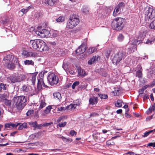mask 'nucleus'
<instances>
[{"label":"nucleus","mask_w":155,"mask_h":155,"mask_svg":"<svg viewBox=\"0 0 155 155\" xmlns=\"http://www.w3.org/2000/svg\"><path fill=\"white\" fill-rule=\"evenodd\" d=\"M29 45L34 49L40 51H48L49 49L48 47L45 43L41 39H36L31 40Z\"/></svg>","instance_id":"f257e3e1"},{"label":"nucleus","mask_w":155,"mask_h":155,"mask_svg":"<svg viewBox=\"0 0 155 155\" xmlns=\"http://www.w3.org/2000/svg\"><path fill=\"white\" fill-rule=\"evenodd\" d=\"M27 98V97L24 96H17L13 98V103L18 110H21L25 106Z\"/></svg>","instance_id":"f03ea898"},{"label":"nucleus","mask_w":155,"mask_h":155,"mask_svg":"<svg viewBox=\"0 0 155 155\" xmlns=\"http://www.w3.org/2000/svg\"><path fill=\"white\" fill-rule=\"evenodd\" d=\"M123 20H113L111 23L112 28L117 31L121 30L124 27Z\"/></svg>","instance_id":"7ed1b4c3"},{"label":"nucleus","mask_w":155,"mask_h":155,"mask_svg":"<svg viewBox=\"0 0 155 155\" xmlns=\"http://www.w3.org/2000/svg\"><path fill=\"white\" fill-rule=\"evenodd\" d=\"M42 28L41 26H38L37 30L35 31L36 34L41 38L48 37L50 33V31L47 30L42 29Z\"/></svg>","instance_id":"20e7f679"},{"label":"nucleus","mask_w":155,"mask_h":155,"mask_svg":"<svg viewBox=\"0 0 155 155\" xmlns=\"http://www.w3.org/2000/svg\"><path fill=\"white\" fill-rule=\"evenodd\" d=\"M25 78V76L22 74H20L17 76L15 75H12L10 76L8 78L11 82L12 83L21 82L24 80Z\"/></svg>","instance_id":"39448f33"},{"label":"nucleus","mask_w":155,"mask_h":155,"mask_svg":"<svg viewBox=\"0 0 155 155\" xmlns=\"http://www.w3.org/2000/svg\"><path fill=\"white\" fill-rule=\"evenodd\" d=\"M124 54L122 52H119L115 54L112 60V63L117 65L124 58Z\"/></svg>","instance_id":"423d86ee"},{"label":"nucleus","mask_w":155,"mask_h":155,"mask_svg":"<svg viewBox=\"0 0 155 155\" xmlns=\"http://www.w3.org/2000/svg\"><path fill=\"white\" fill-rule=\"evenodd\" d=\"M48 80L51 85L57 84L58 82V77L54 73H51L49 74L47 78Z\"/></svg>","instance_id":"0eeeda50"},{"label":"nucleus","mask_w":155,"mask_h":155,"mask_svg":"<svg viewBox=\"0 0 155 155\" xmlns=\"http://www.w3.org/2000/svg\"><path fill=\"white\" fill-rule=\"evenodd\" d=\"M146 34L147 31H140L138 39L135 40L134 44L137 45L138 42H139L138 44L142 43V41L146 37Z\"/></svg>","instance_id":"6e6552de"},{"label":"nucleus","mask_w":155,"mask_h":155,"mask_svg":"<svg viewBox=\"0 0 155 155\" xmlns=\"http://www.w3.org/2000/svg\"><path fill=\"white\" fill-rule=\"evenodd\" d=\"M79 22V20H68L67 23V28L69 29H72L78 25Z\"/></svg>","instance_id":"1a4fd4ad"},{"label":"nucleus","mask_w":155,"mask_h":155,"mask_svg":"<svg viewBox=\"0 0 155 155\" xmlns=\"http://www.w3.org/2000/svg\"><path fill=\"white\" fill-rule=\"evenodd\" d=\"M44 74V72H41L38 74L39 78H38V82L37 84V89L38 90H40L42 88L41 82H43Z\"/></svg>","instance_id":"9d476101"},{"label":"nucleus","mask_w":155,"mask_h":155,"mask_svg":"<svg viewBox=\"0 0 155 155\" xmlns=\"http://www.w3.org/2000/svg\"><path fill=\"white\" fill-rule=\"evenodd\" d=\"M86 49V46L85 43H83L76 50V54L79 55L83 53L85 51Z\"/></svg>","instance_id":"9b49d317"},{"label":"nucleus","mask_w":155,"mask_h":155,"mask_svg":"<svg viewBox=\"0 0 155 155\" xmlns=\"http://www.w3.org/2000/svg\"><path fill=\"white\" fill-rule=\"evenodd\" d=\"M98 102V99L97 97L93 95L89 98V104L93 105L97 104Z\"/></svg>","instance_id":"f8f14e48"},{"label":"nucleus","mask_w":155,"mask_h":155,"mask_svg":"<svg viewBox=\"0 0 155 155\" xmlns=\"http://www.w3.org/2000/svg\"><path fill=\"white\" fill-rule=\"evenodd\" d=\"M58 0H45L44 3L51 6H53L56 5Z\"/></svg>","instance_id":"ddd939ff"},{"label":"nucleus","mask_w":155,"mask_h":155,"mask_svg":"<svg viewBox=\"0 0 155 155\" xmlns=\"http://www.w3.org/2000/svg\"><path fill=\"white\" fill-rule=\"evenodd\" d=\"M19 124H12L11 123H8L5 124V127L12 128H16L18 125Z\"/></svg>","instance_id":"4468645a"},{"label":"nucleus","mask_w":155,"mask_h":155,"mask_svg":"<svg viewBox=\"0 0 155 155\" xmlns=\"http://www.w3.org/2000/svg\"><path fill=\"white\" fill-rule=\"evenodd\" d=\"M53 95L54 98L56 100L59 101H61L62 97L60 93L58 92H56L53 94Z\"/></svg>","instance_id":"2eb2a0df"},{"label":"nucleus","mask_w":155,"mask_h":155,"mask_svg":"<svg viewBox=\"0 0 155 155\" xmlns=\"http://www.w3.org/2000/svg\"><path fill=\"white\" fill-rule=\"evenodd\" d=\"M58 135L60 136L63 141L65 143H68L72 141V139L70 138H66L60 134H58Z\"/></svg>","instance_id":"dca6fc26"},{"label":"nucleus","mask_w":155,"mask_h":155,"mask_svg":"<svg viewBox=\"0 0 155 155\" xmlns=\"http://www.w3.org/2000/svg\"><path fill=\"white\" fill-rule=\"evenodd\" d=\"M36 75L32 74L30 76V81H31V84L34 85L35 83Z\"/></svg>","instance_id":"f3484780"},{"label":"nucleus","mask_w":155,"mask_h":155,"mask_svg":"<svg viewBox=\"0 0 155 155\" xmlns=\"http://www.w3.org/2000/svg\"><path fill=\"white\" fill-rule=\"evenodd\" d=\"M153 11V10L152 8H149L147 11V15L148 17H149V19H152L153 17L152 16V12Z\"/></svg>","instance_id":"a211bd4d"},{"label":"nucleus","mask_w":155,"mask_h":155,"mask_svg":"<svg viewBox=\"0 0 155 155\" xmlns=\"http://www.w3.org/2000/svg\"><path fill=\"white\" fill-rule=\"evenodd\" d=\"M155 110V103H154L147 111V114H150Z\"/></svg>","instance_id":"6ab92c4d"},{"label":"nucleus","mask_w":155,"mask_h":155,"mask_svg":"<svg viewBox=\"0 0 155 155\" xmlns=\"http://www.w3.org/2000/svg\"><path fill=\"white\" fill-rule=\"evenodd\" d=\"M97 60V57L96 56H93L88 61V64H91L95 61Z\"/></svg>","instance_id":"aec40b11"},{"label":"nucleus","mask_w":155,"mask_h":155,"mask_svg":"<svg viewBox=\"0 0 155 155\" xmlns=\"http://www.w3.org/2000/svg\"><path fill=\"white\" fill-rule=\"evenodd\" d=\"M78 72L79 74L81 76H84L86 75L84 71L81 68L78 69Z\"/></svg>","instance_id":"412c9836"},{"label":"nucleus","mask_w":155,"mask_h":155,"mask_svg":"<svg viewBox=\"0 0 155 155\" xmlns=\"http://www.w3.org/2000/svg\"><path fill=\"white\" fill-rule=\"evenodd\" d=\"M31 87L28 85H25L22 86V90L24 92H28L29 91V88Z\"/></svg>","instance_id":"4be33fe9"},{"label":"nucleus","mask_w":155,"mask_h":155,"mask_svg":"<svg viewBox=\"0 0 155 155\" xmlns=\"http://www.w3.org/2000/svg\"><path fill=\"white\" fill-rule=\"evenodd\" d=\"M79 16L75 14H73L70 15L69 19H79Z\"/></svg>","instance_id":"5701e85b"},{"label":"nucleus","mask_w":155,"mask_h":155,"mask_svg":"<svg viewBox=\"0 0 155 155\" xmlns=\"http://www.w3.org/2000/svg\"><path fill=\"white\" fill-rule=\"evenodd\" d=\"M125 6V4L123 2H120L116 6L120 10H121L123 9Z\"/></svg>","instance_id":"b1692460"},{"label":"nucleus","mask_w":155,"mask_h":155,"mask_svg":"<svg viewBox=\"0 0 155 155\" xmlns=\"http://www.w3.org/2000/svg\"><path fill=\"white\" fill-rule=\"evenodd\" d=\"M7 68L8 69L10 70H13L15 68V66L14 64L13 63L9 62L8 63L7 65Z\"/></svg>","instance_id":"393cba45"},{"label":"nucleus","mask_w":155,"mask_h":155,"mask_svg":"<svg viewBox=\"0 0 155 155\" xmlns=\"http://www.w3.org/2000/svg\"><path fill=\"white\" fill-rule=\"evenodd\" d=\"M120 10L116 7L113 13V16L115 17L117 14H119L120 13Z\"/></svg>","instance_id":"a878e982"},{"label":"nucleus","mask_w":155,"mask_h":155,"mask_svg":"<svg viewBox=\"0 0 155 155\" xmlns=\"http://www.w3.org/2000/svg\"><path fill=\"white\" fill-rule=\"evenodd\" d=\"M123 101L121 100H117V102L115 104V106L117 107H121L122 105V103Z\"/></svg>","instance_id":"bb28decb"},{"label":"nucleus","mask_w":155,"mask_h":155,"mask_svg":"<svg viewBox=\"0 0 155 155\" xmlns=\"http://www.w3.org/2000/svg\"><path fill=\"white\" fill-rule=\"evenodd\" d=\"M46 104L45 102V100H41V102L39 109H41L46 106Z\"/></svg>","instance_id":"cd10ccee"},{"label":"nucleus","mask_w":155,"mask_h":155,"mask_svg":"<svg viewBox=\"0 0 155 155\" xmlns=\"http://www.w3.org/2000/svg\"><path fill=\"white\" fill-rule=\"evenodd\" d=\"M78 102H79L78 104H71L68 106L69 108H70L71 109H72L73 108H74V109L75 108H76L77 105L78 106L80 105L81 102L80 101H78Z\"/></svg>","instance_id":"c85d7f7f"},{"label":"nucleus","mask_w":155,"mask_h":155,"mask_svg":"<svg viewBox=\"0 0 155 155\" xmlns=\"http://www.w3.org/2000/svg\"><path fill=\"white\" fill-rule=\"evenodd\" d=\"M25 65H33L34 64V62L32 60H26L24 61Z\"/></svg>","instance_id":"c756f323"},{"label":"nucleus","mask_w":155,"mask_h":155,"mask_svg":"<svg viewBox=\"0 0 155 155\" xmlns=\"http://www.w3.org/2000/svg\"><path fill=\"white\" fill-rule=\"evenodd\" d=\"M6 85L3 83H0V91H1L2 90H7Z\"/></svg>","instance_id":"7c9ffc66"},{"label":"nucleus","mask_w":155,"mask_h":155,"mask_svg":"<svg viewBox=\"0 0 155 155\" xmlns=\"http://www.w3.org/2000/svg\"><path fill=\"white\" fill-rule=\"evenodd\" d=\"M82 11L84 14H87L88 13L89 10L87 7L86 6H83L82 8Z\"/></svg>","instance_id":"2f4dec72"},{"label":"nucleus","mask_w":155,"mask_h":155,"mask_svg":"<svg viewBox=\"0 0 155 155\" xmlns=\"http://www.w3.org/2000/svg\"><path fill=\"white\" fill-rule=\"evenodd\" d=\"M136 77H138L139 78H142V73L141 70H138L136 72Z\"/></svg>","instance_id":"473e14b6"},{"label":"nucleus","mask_w":155,"mask_h":155,"mask_svg":"<svg viewBox=\"0 0 155 155\" xmlns=\"http://www.w3.org/2000/svg\"><path fill=\"white\" fill-rule=\"evenodd\" d=\"M50 34V35H51L53 37H55L57 36L58 34V32L57 31L52 30L51 31Z\"/></svg>","instance_id":"72a5a7b5"},{"label":"nucleus","mask_w":155,"mask_h":155,"mask_svg":"<svg viewBox=\"0 0 155 155\" xmlns=\"http://www.w3.org/2000/svg\"><path fill=\"white\" fill-rule=\"evenodd\" d=\"M106 144L108 147H110L111 146L114 145L115 143L112 140H108L106 142Z\"/></svg>","instance_id":"f704fd0d"},{"label":"nucleus","mask_w":155,"mask_h":155,"mask_svg":"<svg viewBox=\"0 0 155 155\" xmlns=\"http://www.w3.org/2000/svg\"><path fill=\"white\" fill-rule=\"evenodd\" d=\"M96 50L95 48L92 47L89 48L88 50V52L89 54H91L94 52Z\"/></svg>","instance_id":"c9c22d12"},{"label":"nucleus","mask_w":155,"mask_h":155,"mask_svg":"<svg viewBox=\"0 0 155 155\" xmlns=\"http://www.w3.org/2000/svg\"><path fill=\"white\" fill-rule=\"evenodd\" d=\"M31 8V6H29L28 7L25 8H24L21 10V11L23 12L24 14L26 13L28 10Z\"/></svg>","instance_id":"e433bc0d"},{"label":"nucleus","mask_w":155,"mask_h":155,"mask_svg":"<svg viewBox=\"0 0 155 155\" xmlns=\"http://www.w3.org/2000/svg\"><path fill=\"white\" fill-rule=\"evenodd\" d=\"M149 27L151 29H153L155 28V20H153L150 23Z\"/></svg>","instance_id":"4c0bfd02"},{"label":"nucleus","mask_w":155,"mask_h":155,"mask_svg":"<svg viewBox=\"0 0 155 155\" xmlns=\"http://www.w3.org/2000/svg\"><path fill=\"white\" fill-rule=\"evenodd\" d=\"M153 132H155V129L150 130L149 131L146 132L145 133H144V135L143 136V137H146L148 135H149L151 133Z\"/></svg>","instance_id":"58836bf2"},{"label":"nucleus","mask_w":155,"mask_h":155,"mask_svg":"<svg viewBox=\"0 0 155 155\" xmlns=\"http://www.w3.org/2000/svg\"><path fill=\"white\" fill-rule=\"evenodd\" d=\"M155 41V37H154L153 38L152 41L151 40V39L150 38H149L147 40V41L146 42V43L147 44H151L152 42H154Z\"/></svg>","instance_id":"ea45409f"},{"label":"nucleus","mask_w":155,"mask_h":155,"mask_svg":"<svg viewBox=\"0 0 155 155\" xmlns=\"http://www.w3.org/2000/svg\"><path fill=\"white\" fill-rule=\"evenodd\" d=\"M38 133H36L35 134H31L29 136L30 139H31L32 140L34 139L37 137H38Z\"/></svg>","instance_id":"a19ab883"},{"label":"nucleus","mask_w":155,"mask_h":155,"mask_svg":"<svg viewBox=\"0 0 155 155\" xmlns=\"http://www.w3.org/2000/svg\"><path fill=\"white\" fill-rule=\"evenodd\" d=\"M124 38V35L121 34H120L117 37L118 40L119 41H123Z\"/></svg>","instance_id":"79ce46f5"},{"label":"nucleus","mask_w":155,"mask_h":155,"mask_svg":"<svg viewBox=\"0 0 155 155\" xmlns=\"http://www.w3.org/2000/svg\"><path fill=\"white\" fill-rule=\"evenodd\" d=\"M98 95L102 99H107L108 98V96L107 94H98Z\"/></svg>","instance_id":"37998d69"},{"label":"nucleus","mask_w":155,"mask_h":155,"mask_svg":"<svg viewBox=\"0 0 155 155\" xmlns=\"http://www.w3.org/2000/svg\"><path fill=\"white\" fill-rule=\"evenodd\" d=\"M5 104L6 106H10L12 104L11 100H5Z\"/></svg>","instance_id":"c03bdc74"},{"label":"nucleus","mask_w":155,"mask_h":155,"mask_svg":"<svg viewBox=\"0 0 155 155\" xmlns=\"http://www.w3.org/2000/svg\"><path fill=\"white\" fill-rule=\"evenodd\" d=\"M51 106H49L46 107V109L44 110V112L46 114L50 112L51 109Z\"/></svg>","instance_id":"a18cd8bd"},{"label":"nucleus","mask_w":155,"mask_h":155,"mask_svg":"<svg viewBox=\"0 0 155 155\" xmlns=\"http://www.w3.org/2000/svg\"><path fill=\"white\" fill-rule=\"evenodd\" d=\"M79 82L78 81H76L74 82L73 83L72 86V89H74L75 87L76 86L78 85L79 84Z\"/></svg>","instance_id":"49530a36"},{"label":"nucleus","mask_w":155,"mask_h":155,"mask_svg":"<svg viewBox=\"0 0 155 155\" xmlns=\"http://www.w3.org/2000/svg\"><path fill=\"white\" fill-rule=\"evenodd\" d=\"M34 113V110H29L26 113V114L27 116H29L33 114Z\"/></svg>","instance_id":"de8ad7c7"},{"label":"nucleus","mask_w":155,"mask_h":155,"mask_svg":"<svg viewBox=\"0 0 155 155\" xmlns=\"http://www.w3.org/2000/svg\"><path fill=\"white\" fill-rule=\"evenodd\" d=\"M67 122H64L58 124V125L59 127H64L66 124Z\"/></svg>","instance_id":"09e8293b"},{"label":"nucleus","mask_w":155,"mask_h":155,"mask_svg":"<svg viewBox=\"0 0 155 155\" xmlns=\"http://www.w3.org/2000/svg\"><path fill=\"white\" fill-rule=\"evenodd\" d=\"M110 51L109 50H107L106 51L105 53V56L107 58H108L110 56Z\"/></svg>","instance_id":"8fccbe9b"},{"label":"nucleus","mask_w":155,"mask_h":155,"mask_svg":"<svg viewBox=\"0 0 155 155\" xmlns=\"http://www.w3.org/2000/svg\"><path fill=\"white\" fill-rule=\"evenodd\" d=\"M77 134V132L73 130H71L70 132V134L72 136H75Z\"/></svg>","instance_id":"3c124183"},{"label":"nucleus","mask_w":155,"mask_h":155,"mask_svg":"<svg viewBox=\"0 0 155 155\" xmlns=\"http://www.w3.org/2000/svg\"><path fill=\"white\" fill-rule=\"evenodd\" d=\"M53 124V123L52 122H50V123H45L44 124H43L42 126V127H46L49 126L50 125H51L52 124Z\"/></svg>","instance_id":"603ef678"},{"label":"nucleus","mask_w":155,"mask_h":155,"mask_svg":"<svg viewBox=\"0 0 155 155\" xmlns=\"http://www.w3.org/2000/svg\"><path fill=\"white\" fill-rule=\"evenodd\" d=\"M37 123L36 121H35L32 122L31 123V125L32 127L36 128V126L37 125Z\"/></svg>","instance_id":"864d4df0"},{"label":"nucleus","mask_w":155,"mask_h":155,"mask_svg":"<svg viewBox=\"0 0 155 155\" xmlns=\"http://www.w3.org/2000/svg\"><path fill=\"white\" fill-rule=\"evenodd\" d=\"M18 124H19L18 125V126H19V127L18 128V130H22L23 128H25L22 125L21 123H18Z\"/></svg>","instance_id":"5fc2aeb1"},{"label":"nucleus","mask_w":155,"mask_h":155,"mask_svg":"<svg viewBox=\"0 0 155 155\" xmlns=\"http://www.w3.org/2000/svg\"><path fill=\"white\" fill-rule=\"evenodd\" d=\"M64 118V117L63 116L60 117L57 120V122H59Z\"/></svg>","instance_id":"6e6d98bb"},{"label":"nucleus","mask_w":155,"mask_h":155,"mask_svg":"<svg viewBox=\"0 0 155 155\" xmlns=\"http://www.w3.org/2000/svg\"><path fill=\"white\" fill-rule=\"evenodd\" d=\"M145 90L142 87L141 89H140L139 91V93L140 94H142L143 93L144 91Z\"/></svg>","instance_id":"4d7b16f0"},{"label":"nucleus","mask_w":155,"mask_h":155,"mask_svg":"<svg viewBox=\"0 0 155 155\" xmlns=\"http://www.w3.org/2000/svg\"><path fill=\"white\" fill-rule=\"evenodd\" d=\"M2 22L3 25H5L8 22L7 20H2Z\"/></svg>","instance_id":"13d9d810"},{"label":"nucleus","mask_w":155,"mask_h":155,"mask_svg":"<svg viewBox=\"0 0 155 155\" xmlns=\"http://www.w3.org/2000/svg\"><path fill=\"white\" fill-rule=\"evenodd\" d=\"M155 85V79L153 81L152 83L150 84V87H153Z\"/></svg>","instance_id":"bf43d9fd"},{"label":"nucleus","mask_w":155,"mask_h":155,"mask_svg":"<svg viewBox=\"0 0 155 155\" xmlns=\"http://www.w3.org/2000/svg\"><path fill=\"white\" fill-rule=\"evenodd\" d=\"M153 118L152 116L151 115L150 116H149V117H147L146 118V120L147 121H149L150 120H151V119H152V118Z\"/></svg>","instance_id":"052dcab7"},{"label":"nucleus","mask_w":155,"mask_h":155,"mask_svg":"<svg viewBox=\"0 0 155 155\" xmlns=\"http://www.w3.org/2000/svg\"><path fill=\"white\" fill-rule=\"evenodd\" d=\"M65 18H66L65 17L63 16H59L58 18H56V19H58V20L64 19H65Z\"/></svg>","instance_id":"680f3d73"},{"label":"nucleus","mask_w":155,"mask_h":155,"mask_svg":"<svg viewBox=\"0 0 155 155\" xmlns=\"http://www.w3.org/2000/svg\"><path fill=\"white\" fill-rule=\"evenodd\" d=\"M143 100L148 99L149 98L148 95L147 94L145 95L143 97Z\"/></svg>","instance_id":"e2e57ef3"},{"label":"nucleus","mask_w":155,"mask_h":155,"mask_svg":"<svg viewBox=\"0 0 155 155\" xmlns=\"http://www.w3.org/2000/svg\"><path fill=\"white\" fill-rule=\"evenodd\" d=\"M99 114L95 113H92L91 114V116H98Z\"/></svg>","instance_id":"0e129e2a"},{"label":"nucleus","mask_w":155,"mask_h":155,"mask_svg":"<svg viewBox=\"0 0 155 155\" xmlns=\"http://www.w3.org/2000/svg\"><path fill=\"white\" fill-rule=\"evenodd\" d=\"M148 87H150V85L147 84L144 86L143 88L144 90L146 89Z\"/></svg>","instance_id":"69168bd1"},{"label":"nucleus","mask_w":155,"mask_h":155,"mask_svg":"<svg viewBox=\"0 0 155 155\" xmlns=\"http://www.w3.org/2000/svg\"><path fill=\"white\" fill-rule=\"evenodd\" d=\"M119 91V90H115L114 91V95H117L118 94H117V92H118Z\"/></svg>","instance_id":"338daca9"},{"label":"nucleus","mask_w":155,"mask_h":155,"mask_svg":"<svg viewBox=\"0 0 155 155\" xmlns=\"http://www.w3.org/2000/svg\"><path fill=\"white\" fill-rule=\"evenodd\" d=\"M150 98L151 99V100L153 101L154 100V98L153 97V94H151L150 95Z\"/></svg>","instance_id":"774afa93"}]
</instances>
